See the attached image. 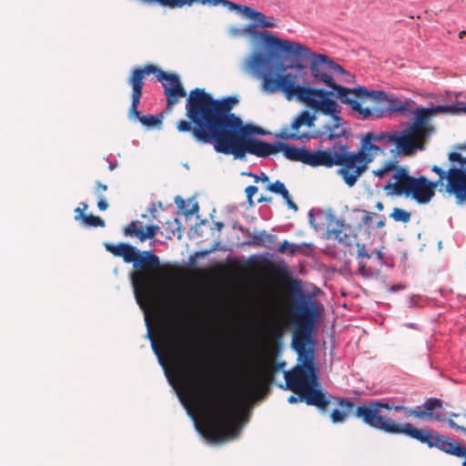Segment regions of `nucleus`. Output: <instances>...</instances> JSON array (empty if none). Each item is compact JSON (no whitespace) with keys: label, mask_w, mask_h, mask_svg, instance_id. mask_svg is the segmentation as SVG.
I'll return each mask as SVG.
<instances>
[{"label":"nucleus","mask_w":466,"mask_h":466,"mask_svg":"<svg viewBox=\"0 0 466 466\" xmlns=\"http://www.w3.org/2000/svg\"><path fill=\"white\" fill-rule=\"evenodd\" d=\"M144 227L139 221H132L128 224L125 229L124 233L126 236L136 237L139 239V232H143Z\"/></svg>","instance_id":"393cba45"},{"label":"nucleus","mask_w":466,"mask_h":466,"mask_svg":"<svg viewBox=\"0 0 466 466\" xmlns=\"http://www.w3.org/2000/svg\"><path fill=\"white\" fill-rule=\"evenodd\" d=\"M191 360H194V362H199V359H197L195 354L192 356Z\"/></svg>","instance_id":"a18cd8bd"},{"label":"nucleus","mask_w":466,"mask_h":466,"mask_svg":"<svg viewBox=\"0 0 466 466\" xmlns=\"http://www.w3.org/2000/svg\"><path fill=\"white\" fill-rule=\"evenodd\" d=\"M152 348L155 350L157 355H158V356L161 355L160 349L158 348V346L157 345V343H156V341L154 339H152Z\"/></svg>","instance_id":"e433bc0d"},{"label":"nucleus","mask_w":466,"mask_h":466,"mask_svg":"<svg viewBox=\"0 0 466 466\" xmlns=\"http://www.w3.org/2000/svg\"><path fill=\"white\" fill-rule=\"evenodd\" d=\"M449 160L451 162H458L460 166L451 167L447 172L441 167L434 165L431 171L439 176L436 181L438 184L447 179L446 191L455 196L459 202H465L466 196L460 194L457 189V185L466 189V157H463L460 153L451 152L449 154Z\"/></svg>","instance_id":"ddd939ff"},{"label":"nucleus","mask_w":466,"mask_h":466,"mask_svg":"<svg viewBox=\"0 0 466 466\" xmlns=\"http://www.w3.org/2000/svg\"><path fill=\"white\" fill-rule=\"evenodd\" d=\"M176 204L178 206L179 208H184L185 201L180 197H177L175 199Z\"/></svg>","instance_id":"f704fd0d"},{"label":"nucleus","mask_w":466,"mask_h":466,"mask_svg":"<svg viewBox=\"0 0 466 466\" xmlns=\"http://www.w3.org/2000/svg\"><path fill=\"white\" fill-rule=\"evenodd\" d=\"M288 289L292 295L300 299L299 303L290 308L289 318L296 325L292 336V348L298 353L299 359L302 360V363L284 372L287 389L299 395L300 401L326 411L329 400L319 388L313 352L307 349V345L311 340V332L316 319L323 312L324 308L309 294H304L301 280L289 279Z\"/></svg>","instance_id":"20e7f679"},{"label":"nucleus","mask_w":466,"mask_h":466,"mask_svg":"<svg viewBox=\"0 0 466 466\" xmlns=\"http://www.w3.org/2000/svg\"><path fill=\"white\" fill-rule=\"evenodd\" d=\"M364 269H365V265H362V266L360 267V272H363Z\"/></svg>","instance_id":"de8ad7c7"},{"label":"nucleus","mask_w":466,"mask_h":466,"mask_svg":"<svg viewBox=\"0 0 466 466\" xmlns=\"http://www.w3.org/2000/svg\"><path fill=\"white\" fill-rule=\"evenodd\" d=\"M357 96L356 99L362 104L367 99H372L375 101H381L387 103L386 108L381 107H373L369 108L370 111H377L380 110L382 111L381 116H377L376 114H372L370 117H375V118H381L383 117L386 113H397L399 115H407L408 113H413L416 111H412L413 106L415 105V102L410 99L407 98L405 100H401L398 98L397 96H388V94L385 91H373L369 90L365 86H358L356 89ZM362 106V105H360Z\"/></svg>","instance_id":"f8f14e48"},{"label":"nucleus","mask_w":466,"mask_h":466,"mask_svg":"<svg viewBox=\"0 0 466 466\" xmlns=\"http://www.w3.org/2000/svg\"><path fill=\"white\" fill-rule=\"evenodd\" d=\"M327 232L330 238L348 247L358 242V235L352 232L350 227H347L340 219L331 218L329 221Z\"/></svg>","instance_id":"a211bd4d"},{"label":"nucleus","mask_w":466,"mask_h":466,"mask_svg":"<svg viewBox=\"0 0 466 466\" xmlns=\"http://www.w3.org/2000/svg\"><path fill=\"white\" fill-rule=\"evenodd\" d=\"M437 186L438 182L430 181L424 176L414 177L404 197L410 198L420 205L427 204L435 196Z\"/></svg>","instance_id":"dca6fc26"},{"label":"nucleus","mask_w":466,"mask_h":466,"mask_svg":"<svg viewBox=\"0 0 466 466\" xmlns=\"http://www.w3.org/2000/svg\"><path fill=\"white\" fill-rule=\"evenodd\" d=\"M216 227L218 230H221V228L224 227V224L222 222H217Z\"/></svg>","instance_id":"a19ab883"},{"label":"nucleus","mask_w":466,"mask_h":466,"mask_svg":"<svg viewBox=\"0 0 466 466\" xmlns=\"http://www.w3.org/2000/svg\"><path fill=\"white\" fill-rule=\"evenodd\" d=\"M151 74H155L157 80L162 83L164 94L167 96V109L168 111L173 109L181 97L187 96V92L182 86L177 75L164 72L153 64L134 67L127 79V84L131 87V105L128 109V117L131 120L139 121L147 127H159L162 123L160 116L153 115L140 116L138 111L146 76Z\"/></svg>","instance_id":"1a4fd4ad"},{"label":"nucleus","mask_w":466,"mask_h":466,"mask_svg":"<svg viewBox=\"0 0 466 466\" xmlns=\"http://www.w3.org/2000/svg\"><path fill=\"white\" fill-rule=\"evenodd\" d=\"M355 245L358 248V254H357L358 258H370V255L366 250L364 244H360V243L357 242Z\"/></svg>","instance_id":"c756f323"},{"label":"nucleus","mask_w":466,"mask_h":466,"mask_svg":"<svg viewBox=\"0 0 466 466\" xmlns=\"http://www.w3.org/2000/svg\"><path fill=\"white\" fill-rule=\"evenodd\" d=\"M461 186V185H459ZM458 192L460 194H462V196H466V189L463 187H457Z\"/></svg>","instance_id":"58836bf2"},{"label":"nucleus","mask_w":466,"mask_h":466,"mask_svg":"<svg viewBox=\"0 0 466 466\" xmlns=\"http://www.w3.org/2000/svg\"><path fill=\"white\" fill-rule=\"evenodd\" d=\"M99 199H98V202H97V208L101 210V211H104L107 208L108 205H107V202L106 201L105 198L103 196L101 197H97Z\"/></svg>","instance_id":"2f4dec72"},{"label":"nucleus","mask_w":466,"mask_h":466,"mask_svg":"<svg viewBox=\"0 0 466 466\" xmlns=\"http://www.w3.org/2000/svg\"><path fill=\"white\" fill-rule=\"evenodd\" d=\"M338 404L340 410L335 409L330 414L333 423L343 422L348 416L350 414L354 415L356 409H354L355 405L353 401L346 399H339L338 400Z\"/></svg>","instance_id":"6ab92c4d"},{"label":"nucleus","mask_w":466,"mask_h":466,"mask_svg":"<svg viewBox=\"0 0 466 466\" xmlns=\"http://www.w3.org/2000/svg\"><path fill=\"white\" fill-rule=\"evenodd\" d=\"M390 217L396 222L408 223L410 220L411 215L405 209L394 208Z\"/></svg>","instance_id":"b1692460"},{"label":"nucleus","mask_w":466,"mask_h":466,"mask_svg":"<svg viewBox=\"0 0 466 466\" xmlns=\"http://www.w3.org/2000/svg\"><path fill=\"white\" fill-rule=\"evenodd\" d=\"M146 4L157 3L161 6H167L169 8H182L184 6H192L193 5L198 4L202 5L217 6L223 5L228 7V10L238 11V14L244 15L247 18L251 19L256 26L273 28L277 25L274 17H268L263 13L258 12L249 6L241 5L230 2L228 0H140Z\"/></svg>","instance_id":"9d476101"},{"label":"nucleus","mask_w":466,"mask_h":466,"mask_svg":"<svg viewBox=\"0 0 466 466\" xmlns=\"http://www.w3.org/2000/svg\"><path fill=\"white\" fill-rule=\"evenodd\" d=\"M384 226H385V221H384V220H380V221H378V222H377V225H376V227H377L378 228H383Z\"/></svg>","instance_id":"ea45409f"},{"label":"nucleus","mask_w":466,"mask_h":466,"mask_svg":"<svg viewBox=\"0 0 466 466\" xmlns=\"http://www.w3.org/2000/svg\"><path fill=\"white\" fill-rule=\"evenodd\" d=\"M266 189L272 193L281 196L289 208L293 209L295 211L298 210V206L293 202L289 190L287 189L284 183L281 182L280 180H276L273 183L269 182L266 186Z\"/></svg>","instance_id":"aec40b11"},{"label":"nucleus","mask_w":466,"mask_h":466,"mask_svg":"<svg viewBox=\"0 0 466 466\" xmlns=\"http://www.w3.org/2000/svg\"><path fill=\"white\" fill-rule=\"evenodd\" d=\"M116 167V163H110V164H109V169H110V170H113Z\"/></svg>","instance_id":"c03bdc74"},{"label":"nucleus","mask_w":466,"mask_h":466,"mask_svg":"<svg viewBox=\"0 0 466 466\" xmlns=\"http://www.w3.org/2000/svg\"><path fill=\"white\" fill-rule=\"evenodd\" d=\"M370 220V215H367L366 218H365V222H368Z\"/></svg>","instance_id":"49530a36"},{"label":"nucleus","mask_w":466,"mask_h":466,"mask_svg":"<svg viewBox=\"0 0 466 466\" xmlns=\"http://www.w3.org/2000/svg\"><path fill=\"white\" fill-rule=\"evenodd\" d=\"M82 208L78 207L75 209L76 215H85L84 211L88 208L87 204L81 203Z\"/></svg>","instance_id":"473e14b6"},{"label":"nucleus","mask_w":466,"mask_h":466,"mask_svg":"<svg viewBox=\"0 0 466 466\" xmlns=\"http://www.w3.org/2000/svg\"><path fill=\"white\" fill-rule=\"evenodd\" d=\"M466 112V107L455 106H437L419 107L414 112V120L406 129L377 134V143L380 144L385 154H390V161H399V157L411 156L417 149L424 150V142L434 131L430 124L431 116L438 114H458Z\"/></svg>","instance_id":"6e6552de"},{"label":"nucleus","mask_w":466,"mask_h":466,"mask_svg":"<svg viewBox=\"0 0 466 466\" xmlns=\"http://www.w3.org/2000/svg\"><path fill=\"white\" fill-rule=\"evenodd\" d=\"M256 37L271 52L276 53V56H282L286 59L289 58L292 63L289 66H285L282 62H279L275 65V68L279 72H284L288 68L303 69L304 66L299 60L311 58L309 69L311 76L314 79L315 84H321L328 87H330L333 92V96L336 98H339L342 103L348 105L352 111L357 112L362 119H368L372 114H376L377 116H381L382 111H370L369 107H363L360 106V102L356 99L357 87L349 88L338 85L333 77L337 75H345L346 71L344 68L335 63L333 59L326 55L319 54L315 55L306 46L290 40L281 39L275 36L269 31L258 32Z\"/></svg>","instance_id":"39448f33"},{"label":"nucleus","mask_w":466,"mask_h":466,"mask_svg":"<svg viewBox=\"0 0 466 466\" xmlns=\"http://www.w3.org/2000/svg\"><path fill=\"white\" fill-rule=\"evenodd\" d=\"M75 219L81 220L86 226L88 227H105V221L99 217H96L93 215H76Z\"/></svg>","instance_id":"5701e85b"},{"label":"nucleus","mask_w":466,"mask_h":466,"mask_svg":"<svg viewBox=\"0 0 466 466\" xmlns=\"http://www.w3.org/2000/svg\"><path fill=\"white\" fill-rule=\"evenodd\" d=\"M238 100L234 96L215 99L202 88L189 92L186 103V116L189 119L177 124L179 132H189L201 144H213L217 153L232 155L245 160L248 154L258 157L282 152L289 160L306 164L308 149L280 142L268 143L252 137L264 131L254 125L244 124L231 113Z\"/></svg>","instance_id":"f257e3e1"},{"label":"nucleus","mask_w":466,"mask_h":466,"mask_svg":"<svg viewBox=\"0 0 466 466\" xmlns=\"http://www.w3.org/2000/svg\"><path fill=\"white\" fill-rule=\"evenodd\" d=\"M376 133L369 132L361 141L360 148L357 152L350 151V158L355 183L368 169V166L378 155L385 156L380 144L377 143Z\"/></svg>","instance_id":"4468645a"},{"label":"nucleus","mask_w":466,"mask_h":466,"mask_svg":"<svg viewBox=\"0 0 466 466\" xmlns=\"http://www.w3.org/2000/svg\"><path fill=\"white\" fill-rule=\"evenodd\" d=\"M382 409L397 411L402 410L406 418L412 417L411 414H409V410L411 408H407L403 405H390L388 402L374 400L358 405L354 416L373 429L390 434H403L422 444H426L429 448H437L447 454L459 458L464 457L465 460L462 461V466H466V447L446 436L439 434L431 429H419L408 422L397 423L390 418L383 417L381 415Z\"/></svg>","instance_id":"423d86ee"},{"label":"nucleus","mask_w":466,"mask_h":466,"mask_svg":"<svg viewBox=\"0 0 466 466\" xmlns=\"http://www.w3.org/2000/svg\"><path fill=\"white\" fill-rule=\"evenodd\" d=\"M247 176L252 177L254 178L255 183L262 182V183H267V185L269 183L268 176L263 172L260 173L259 175L247 173Z\"/></svg>","instance_id":"c85d7f7f"},{"label":"nucleus","mask_w":466,"mask_h":466,"mask_svg":"<svg viewBox=\"0 0 466 466\" xmlns=\"http://www.w3.org/2000/svg\"><path fill=\"white\" fill-rule=\"evenodd\" d=\"M248 238L251 245L256 247H265L268 248H272L277 240L276 235L268 234L265 230L249 233Z\"/></svg>","instance_id":"412c9836"},{"label":"nucleus","mask_w":466,"mask_h":466,"mask_svg":"<svg viewBox=\"0 0 466 466\" xmlns=\"http://www.w3.org/2000/svg\"><path fill=\"white\" fill-rule=\"evenodd\" d=\"M301 246L284 240L282 244L277 248V251L280 254L289 252V255L293 256L297 252L300 251Z\"/></svg>","instance_id":"a878e982"},{"label":"nucleus","mask_w":466,"mask_h":466,"mask_svg":"<svg viewBox=\"0 0 466 466\" xmlns=\"http://www.w3.org/2000/svg\"><path fill=\"white\" fill-rule=\"evenodd\" d=\"M376 208L379 209V210H382L383 209V204L381 202H378L376 204Z\"/></svg>","instance_id":"37998d69"},{"label":"nucleus","mask_w":466,"mask_h":466,"mask_svg":"<svg viewBox=\"0 0 466 466\" xmlns=\"http://www.w3.org/2000/svg\"><path fill=\"white\" fill-rule=\"evenodd\" d=\"M443 410V401L437 398L427 399L421 406H415L409 410V414L418 420H444L441 415L436 413L437 410Z\"/></svg>","instance_id":"f3484780"},{"label":"nucleus","mask_w":466,"mask_h":466,"mask_svg":"<svg viewBox=\"0 0 466 466\" xmlns=\"http://www.w3.org/2000/svg\"><path fill=\"white\" fill-rule=\"evenodd\" d=\"M258 203H264V202H268L270 203L272 201V198H267V197H264V196H260L258 198Z\"/></svg>","instance_id":"c9c22d12"},{"label":"nucleus","mask_w":466,"mask_h":466,"mask_svg":"<svg viewBox=\"0 0 466 466\" xmlns=\"http://www.w3.org/2000/svg\"><path fill=\"white\" fill-rule=\"evenodd\" d=\"M306 164L311 167H332L339 166L338 174L341 176L346 185L350 187L355 185L350 150L346 145H335L332 148L307 153Z\"/></svg>","instance_id":"9b49d317"},{"label":"nucleus","mask_w":466,"mask_h":466,"mask_svg":"<svg viewBox=\"0 0 466 466\" xmlns=\"http://www.w3.org/2000/svg\"><path fill=\"white\" fill-rule=\"evenodd\" d=\"M258 192V187L256 186H248L245 188V194L247 197L248 203L249 206L254 205L253 197Z\"/></svg>","instance_id":"cd10ccee"},{"label":"nucleus","mask_w":466,"mask_h":466,"mask_svg":"<svg viewBox=\"0 0 466 466\" xmlns=\"http://www.w3.org/2000/svg\"><path fill=\"white\" fill-rule=\"evenodd\" d=\"M299 400H299V395H298V397H295V396H293V395H290V396L289 397V399H288V401H289V403H296V402H298Z\"/></svg>","instance_id":"4c0bfd02"},{"label":"nucleus","mask_w":466,"mask_h":466,"mask_svg":"<svg viewBox=\"0 0 466 466\" xmlns=\"http://www.w3.org/2000/svg\"><path fill=\"white\" fill-rule=\"evenodd\" d=\"M105 248L115 257L122 258L124 262L133 263L136 270L131 273V281L139 304L154 302L163 289L165 279L177 274L176 268L161 265L159 258L152 251H139L127 243H106Z\"/></svg>","instance_id":"0eeeda50"},{"label":"nucleus","mask_w":466,"mask_h":466,"mask_svg":"<svg viewBox=\"0 0 466 466\" xmlns=\"http://www.w3.org/2000/svg\"><path fill=\"white\" fill-rule=\"evenodd\" d=\"M398 162L386 161L380 168L373 170V174L382 178L391 173L390 180L383 186V190L390 196L404 197L414 177L409 174L406 167L399 166Z\"/></svg>","instance_id":"2eb2a0df"},{"label":"nucleus","mask_w":466,"mask_h":466,"mask_svg":"<svg viewBox=\"0 0 466 466\" xmlns=\"http://www.w3.org/2000/svg\"><path fill=\"white\" fill-rule=\"evenodd\" d=\"M465 35H466V31H464V30H463V31H461V32L459 33V38H460V39H462Z\"/></svg>","instance_id":"79ce46f5"},{"label":"nucleus","mask_w":466,"mask_h":466,"mask_svg":"<svg viewBox=\"0 0 466 466\" xmlns=\"http://www.w3.org/2000/svg\"><path fill=\"white\" fill-rule=\"evenodd\" d=\"M445 420L451 429L466 434V413L460 414L451 412L450 417Z\"/></svg>","instance_id":"4be33fe9"},{"label":"nucleus","mask_w":466,"mask_h":466,"mask_svg":"<svg viewBox=\"0 0 466 466\" xmlns=\"http://www.w3.org/2000/svg\"><path fill=\"white\" fill-rule=\"evenodd\" d=\"M178 372L183 377L185 390L194 405L207 415L205 435L215 442H220L238 435V421L245 404L253 400L261 389L273 380L279 364L252 362L245 376L240 391L235 395L226 394L224 389L208 380L207 376L198 380L187 376L188 361L181 350L173 343L168 345Z\"/></svg>","instance_id":"7ed1b4c3"},{"label":"nucleus","mask_w":466,"mask_h":466,"mask_svg":"<svg viewBox=\"0 0 466 466\" xmlns=\"http://www.w3.org/2000/svg\"><path fill=\"white\" fill-rule=\"evenodd\" d=\"M107 190V186L101 182H96L95 193L97 197L103 196V193Z\"/></svg>","instance_id":"7c9ffc66"},{"label":"nucleus","mask_w":466,"mask_h":466,"mask_svg":"<svg viewBox=\"0 0 466 466\" xmlns=\"http://www.w3.org/2000/svg\"><path fill=\"white\" fill-rule=\"evenodd\" d=\"M272 62L262 53L256 52L245 62V69L262 79L263 90L268 94L281 92L288 100L296 98L313 110H302L290 126L281 128L276 137L284 140L319 138L335 140L345 137L346 122L339 116L340 107L333 92L323 88L300 86L297 76L291 73L272 75Z\"/></svg>","instance_id":"f03ea898"},{"label":"nucleus","mask_w":466,"mask_h":466,"mask_svg":"<svg viewBox=\"0 0 466 466\" xmlns=\"http://www.w3.org/2000/svg\"><path fill=\"white\" fill-rule=\"evenodd\" d=\"M198 211V205L195 203L190 210L185 211L186 215H193Z\"/></svg>","instance_id":"72a5a7b5"},{"label":"nucleus","mask_w":466,"mask_h":466,"mask_svg":"<svg viewBox=\"0 0 466 466\" xmlns=\"http://www.w3.org/2000/svg\"><path fill=\"white\" fill-rule=\"evenodd\" d=\"M159 227L157 225L147 226L146 231L139 232V240L145 241L147 239H153L156 238Z\"/></svg>","instance_id":"bb28decb"}]
</instances>
